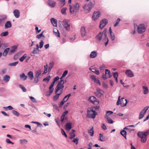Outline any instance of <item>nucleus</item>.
<instances>
[{
    "label": "nucleus",
    "mask_w": 149,
    "mask_h": 149,
    "mask_svg": "<svg viewBox=\"0 0 149 149\" xmlns=\"http://www.w3.org/2000/svg\"><path fill=\"white\" fill-rule=\"evenodd\" d=\"M95 38L98 41H102L106 46L108 43L109 40L107 36L106 29H104L102 32H100L96 36Z\"/></svg>",
    "instance_id": "nucleus-1"
},
{
    "label": "nucleus",
    "mask_w": 149,
    "mask_h": 149,
    "mask_svg": "<svg viewBox=\"0 0 149 149\" xmlns=\"http://www.w3.org/2000/svg\"><path fill=\"white\" fill-rule=\"evenodd\" d=\"M149 134V130L143 132H139L138 133V137L141 138V141L142 143H145L147 140V136Z\"/></svg>",
    "instance_id": "nucleus-2"
},
{
    "label": "nucleus",
    "mask_w": 149,
    "mask_h": 149,
    "mask_svg": "<svg viewBox=\"0 0 149 149\" xmlns=\"http://www.w3.org/2000/svg\"><path fill=\"white\" fill-rule=\"evenodd\" d=\"M70 10L71 14L76 13L79 10V4L77 3L71 5H70Z\"/></svg>",
    "instance_id": "nucleus-3"
},
{
    "label": "nucleus",
    "mask_w": 149,
    "mask_h": 149,
    "mask_svg": "<svg viewBox=\"0 0 149 149\" xmlns=\"http://www.w3.org/2000/svg\"><path fill=\"white\" fill-rule=\"evenodd\" d=\"M94 4V1L91 2L86 4L83 7L84 11L86 13H88L92 8Z\"/></svg>",
    "instance_id": "nucleus-4"
},
{
    "label": "nucleus",
    "mask_w": 149,
    "mask_h": 149,
    "mask_svg": "<svg viewBox=\"0 0 149 149\" xmlns=\"http://www.w3.org/2000/svg\"><path fill=\"white\" fill-rule=\"evenodd\" d=\"M87 112V116L89 118L94 119L97 114V113L95 111H93V109L90 108H88Z\"/></svg>",
    "instance_id": "nucleus-5"
},
{
    "label": "nucleus",
    "mask_w": 149,
    "mask_h": 149,
    "mask_svg": "<svg viewBox=\"0 0 149 149\" xmlns=\"http://www.w3.org/2000/svg\"><path fill=\"white\" fill-rule=\"evenodd\" d=\"M54 65V63L53 62H50L48 65L47 64V63L46 65L44 66L45 70L42 73V74H45L47 72H48L49 74Z\"/></svg>",
    "instance_id": "nucleus-6"
},
{
    "label": "nucleus",
    "mask_w": 149,
    "mask_h": 149,
    "mask_svg": "<svg viewBox=\"0 0 149 149\" xmlns=\"http://www.w3.org/2000/svg\"><path fill=\"white\" fill-rule=\"evenodd\" d=\"M69 20L65 19L63 21V26L67 31H69L70 30V25L69 23Z\"/></svg>",
    "instance_id": "nucleus-7"
},
{
    "label": "nucleus",
    "mask_w": 149,
    "mask_h": 149,
    "mask_svg": "<svg viewBox=\"0 0 149 149\" xmlns=\"http://www.w3.org/2000/svg\"><path fill=\"white\" fill-rule=\"evenodd\" d=\"M146 31V28L143 24H140L138 26V32L139 33H142Z\"/></svg>",
    "instance_id": "nucleus-8"
},
{
    "label": "nucleus",
    "mask_w": 149,
    "mask_h": 149,
    "mask_svg": "<svg viewBox=\"0 0 149 149\" xmlns=\"http://www.w3.org/2000/svg\"><path fill=\"white\" fill-rule=\"evenodd\" d=\"M101 13L99 11H94L92 17L93 19L95 21L100 16Z\"/></svg>",
    "instance_id": "nucleus-9"
},
{
    "label": "nucleus",
    "mask_w": 149,
    "mask_h": 149,
    "mask_svg": "<svg viewBox=\"0 0 149 149\" xmlns=\"http://www.w3.org/2000/svg\"><path fill=\"white\" fill-rule=\"evenodd\" d=\"M108 20L107 19H104L101 20L100 23L99 27L100 29H102L107 23Z\"/></svg>",
    "instance_id": "nucleus-10"
},
{
    "label": "nucleus",
    "mask_w": 149,
    "mask_h": 149,
    "mask_svg": "<svg viewBox=\"0 0 149 149\" xmlns=\"http://www.w3.org/2000/svg\"><path fill=\"white\" fill-rule=\"evenodd\" d=\"M88 100L94 104H98L99 102L97 100L96 98L94 96L90 97L88 98Z\"/></svg>",
    "instance_id": "nucleus-11"
},
{
    "label": "nucleus",
    "mask_w": 149,
    "mask_h": 149,
    "mask_svg": "<svg viewBox=\"0 0 149 149\" xmlns=\"http://www.w3.org/2000/svg\"><path fill=\"white\" fill-rule=\"evenodd\" d=\"M103 92L104 91L98 88L97 90V91L95 92V93L97 97H100L103 95Z\"/></svg>",
    "instance_id": "nucleus-12"
},
{
    "label": "nucleus",
    "mask_w": 149,
    "mask_h": 149,
    "mask_svg": "<svg viewBox=\"0 0 149 149\" xmlns=\"http://www.w3.org/2000/svg\"><path fill=\"white\" fill-rule=\"evenodd\" d=\"M90 78L92 80H93L94 82L96 84H98L99 85H101V84L99 79L96 78V76L95 75H91Z\"/></svg>",
    "instance_id": "nucleus-13"
},
{
    "label": "nucleus",
    "mask_w": 149,
    "mask_h": 149,
    "mask_svg": "<svg viewBox=\"0 0 149 149\" xmlns=\"http://www.w3.org/2000/svg\"><path fill=\"white\" fill-rule=\"evenodd\" d=\"M80 33L82 37H84L86 36L87 32L86 31L85 27L84 26L81 27L80 30Z\"/></svg>",
    "instance_id": "nucleus-14"
},
{
    "label": "nucleus",
    "mask_w": 149,
    "mask_h": 149,
    "mask_svg": "<svg viewBox=\"0 0 149 149\" xmlns=\"http://www.w3.org/2000/svg\"><path fill=\"white\" fill-rule=\"evenodd\" d=\"M47 3L49 6L52 8L55 7L56 5V2L52 0H48Z\"/></svg>",
    "instance_id": "nucleus-15"
},
{
    "label": "nucleus",
    "mask_w": 149,
    "mask_h": 149,
    "mask_svg": "<svg viewBox=\"0 0 149 149\" xmlns=\"http://www.w3.org/2000/svg\"><path fill=\"white\" fill-rule=\"evenodd\" d=\"M14 16L16 18H18L20 16V12L18 9L14 10L13 12Z\"/></svg>",
    "instance_id": "nucleus-16"
},
{
    "label": "nucleus",
    "mask_w": 149,
    "mask_h": 149,
    "mask_svg": "<svg viewBox=\"0 0 149 149\" xmlns=\"http://www.w3.org/2000/svg\"><path fill=\"white\" fill-rule=\"evenodd\" d=\"M97 55V52L96 51H93L91 52L90 55L91 58H94Z\"/></svg>",
    "instance_id": "nucleus-17"
},
{
    "label": "nucleus",
    "mask_w": 149,
    "mask_h": 149,
    "mask_svg": "<svg viewBox=\"0 0 149 149\" xmlns=\"http://www.w3.org/2000/svg\"><path fill=\"white\" fill-rule=\"evenodd\" d=\"M64 84V81L63 80H61L58 83L57 85V87H60L61 88V89L63 88L64 87L63 84Z\"/></svg>",
    "instance_id": "nucleus-18"
},
{
    "label": "nucleus",
    "mask_w": 149,
    "mask_h": 149,
    "mask_svg": "<svg viewBox=\"0 0 149 149\" xmlns=\"http://www.w3.org/2000/svg\"><path fill=\"white\" fill-rule=\"evenodd\" d=\"M65 129L67 130H70L72 128V124L71 123H67L65 125Z\"/></svg>",
    "instance_id": "nucleus-19"
},
{
    "label": "nucleus",
    "mask_w": 149,
    "mask_h": 149,
    "mask_svg": "<svg viewBox=\"0 0 149 149\" xmlns=\"http://www.w3.org/2000/svg\"><path fill=\"white\" fill-rule=\"evenodd\" d=\"M142 87L144 94L145 95L147 94L149 92L148 88L147 86H143Z\"/></svg>",
    "instance_id": "nucleus-20"
},
{
    "label": "nucleus",
    "mask_w": 149,
    "mask_h": 149,
    "mask_svg": "<svg viewBox=\"0 0 149 149\" xmlns=\"http://www.w3.org/2000/svg\"><path fill=\"white\" fill-rule=\"evenodd\" d=\"M75 131L74 130H72V132L70 133V136L69 138L70 139H72L75 136L74 132Z\"/></svg>",
    "instance_id": "nucleus-21"
},
{
    "label": "nucleus",
    "mask_w": 149,
    "mask_h": 149,
    "mask_svg": "<svg viewBox=\"0 0 149 149\" xmlns=\"http://www.w3.org/2000/svg\"><path fill=\"white\" fill-rule=\"evenodd\" d=\"M7 16L5 15H0V24H1L3 21L6 19Z\"/></svg>",
    "instance_id": "nucleus-22"
},
{
    "label": "nucleus",
    "mask_w": 149,
    "mask_h": 149,
    "mask_svg": "<svg viewBox=\"0 0 149 149\" xmlns=\"http://www.w3.org/2000/svg\"><path fill=\"white\" fill-rule=\"evenodd\" d=\"M105 118L107 119V122L108 123L112 124L113 123V121L107 115L105 116Z\"/></svg>",
    "instance_id": "nucleus-23"
},
{
    "label": "nucleus",
    "mask_w": 149,
    "mask_h": 149,
    "mask_svg": "<svg viewBox=\"0 0 149 149\" xmlns=\"http://www.w3.org/2000/svg\"><path fill=\"white\" fill-rule=\"evenodd\" d=\"M5 28H8L11 27V24L10 21H7L5 24Z\"/></svg>",
    "instance_id": "nucleus-24"
},
{
    "label": "nucleus",
    "mask_w": 149,
    "mask_h": 149,
    "mask_svg": "<svg viewBox=\"0 0 149 149\" xmlns=\"http://www.w3.org/2000/svg\"><path fill=\"white\" fill-rule=\"evenodd\" d=\"M50 20L51 23L53 24V26H56L57 24L56 20L54 18H52Z\"/></svg>",
    "instance_id": "nucleus-25"
},
{
    "label": "nucleus",
    "mask_w": 149,
    "mask_h": 149,
    "mask_svg": "<svg viewBox=\"0 0 149 149\" xmlns=\"http://www.w3.org/2000/svg\"><path fill=\"white\" fill-rule=\"evenodd\" d=\"M53 32L55 35L57 37H60V33L57 29L55 28L54 29Z\"/></svg>",
    "instance_id": "nucleus-26"
},
{
    "label": "nucleus",
    "mask_w": 149,
    "mask_h": 149,
    "mask_svg": "<svg viewBox=\"0 0 149 149\" xmlns=\"http://www.w3.org/2000/svg\"><path fill=\"white\" fill-rule=\"evenodd\" d=\"M59 1L60 3H59V6L60 7H63L65 4V0H61Z\"/></svg>",
    "instance_id": "nucleus-27"
},
{
    "label": "nucleus",
    "mask_w": 149,
    "mask_h": 149,
    "mask_svg": "<svg viewBox=\"0 0 149 149\" xmlns=\"http://www.w3.org/2000/svg\"><path fill=\"white\" fill-rule=\"evenodd\" d=\"M121 134L124 136L125 139H126V135L127 132L124 130H121L120 132Z\"/></svg>",
    "instance_id": "nucleus-28"
},
{
    "label": "nucleus",
    "mask_w": 149,
    "mask_h": 149,
    "mask_svg": "<svg viewBox=\"0 0 149 149\" xmlns=\"http://www.w3.org/2000/svg\"><path fill=\"white\" fill-rule=\"evenodd\" d=\"M10 77L8 75H5L3 77V79L6 82H8L10 80Z\"/></svg>",
    "instance_id": "nucleus-29"
},
{
    "label": "nucleus",
    "mask_w": 149,
    "mask_h": 149,
    "mask_svg": "<svg viewBox=\"0 0 149 149\" xmlns=\"http://www.w3.org/2000/svg\"><path fill=\"white\" fill-rule=\"evenodd\" d=\"M17 49V46L16 45H14L12 47L11 49L10 50V53H13L16 51Z\"/></svg>",
    "instance_id": "nucleus-30"
},
{
    "label": "nucleus",
    "mask_w": 149,
    "mask_h": 149,
    "mask_svg": "<svg viewBox=\"0 0 149 149\" xmlns=\"http://www.w3.org/2000/svg\"><path fill=\"white\" fill-rule=\"evenodd\" d=\"M143 110H141V111L140 112L139 117V119H141L144 117V116L145 113H144V112H143Z\"/></svg>",
    "instance_id": "nucleus-31"
},
{
    "label": "nucleus",
    "mask_w": 149,
    "mask_h": 149,
    "mask_svg": "<svg viewBox=\"0 0 149 149\" xmlns=\"http://www.w3.org/2000/svg\"><path fill=\"white\" fill-rule=\"evenodd\" d=\"M10 50V49L9 48H6V49H5V50L4 51V52H3V55L4 56H6L8 53L9 52Z\"/></svg>",
    "instance_id": "nucleus-32"
},
{
    "label": "nucleus",
    "mask_w": 149,
    "mask_h": 149,
    "mask_svg": "<svg viewBox=\"0 0 149 149\" xmlns=\"http://www.w3.org/2000/svg\"><path fill=\"white\" fill-rule=\"evenodd\" d=\"M67 9V8L66 7H64L62 8L61 10V13L63 15H66V10Z\"/></svg>",
    "instance_id": "nucleus-33"
},
{
    "label": "nucleus",
    "mask_w": 149,
    "mask_h": 149,
    "mask_svg": "<svg viewBox=\"0 0 149 149\" xmlns=\"http://www.w3.org/2000/svg\"><path fill=\"white\" fill-rule=\"evenodd\" d=\"M53 87L50 86L49 87V93L47 94V95L49 96L53 92Z\"/></svg>",
    "instance_id": "nucleus-34"
},
{
    "label": "nucleus",
    "mask_w": 149,
    "mask_h": 149,
    "mask_svg": "<svg viewBox=\"0 0 149 149\" xmlns=\"http://www.w3.org/2000/svg\"><path fill=\"white\" fill-rule=\"evenodd\" d=\"M126 74H133L132 72L130 70H127L125 72Z\"/></svg>",
    "instance_id": "nucleus-35"
},
{
    "label": "nucleus",
    "mask_w": 149,
    "mask_h": 149,
    "mask_svg": "<svg viewBox=\"0 0 149 149\" xmlns=\"http://www.w3.org/2000/svg\"><path fill=\"white\" fill-rule=\"evenodd\" d=\"M19 86L20 88H21L22 89L23 92H26V89L23 85L21 84H19Z\"/></svg>",
    "instance_id": "nucleus-36"
},
{
    "label": "nucleus",
    "mask_w": 149,
    "mask_h": 149,
    "mask_svg": "<svg viewBox=\"0 0 149 149\" xmlns=\"http://www.w3.org/2000/svg\"><path fill=\"white\" fill-rule=\"evenodd\" d=\"M20 143L22 144H26L28 142V141L25 139H20L19 140Z\"/></svg>",
    "instance_id": "nucleus-37"
},
{
    "label": "nucleus",
    "mask_w": 149,
    "mask_h": 149,
    "mask_svg": "<svg viewBox=\"0 0 149 149\" xmlns=\"http://www.w3.org/2000/svg\"><path fill=\"white\" fill-rule=\"evenodd\" d=\"M20 78L21 80H24L27 78V77L26 75H20Z\"/></svg>",
    "instance_id": "nucleus-38"
},
{
    "label": "nucleus",
    "mask_w": 149,
    "mask_h": 149,
    "mask_svg": "<svg viewBox=\"0 0 149 149\" xmlns=\"http://www.w3.org/2000/svg\"><path fill=\"white\" fill-rule=\"evenodd\" d=\"M26 57V54H25L22 56L20 58H19V60L20 62H22Z\"/></svg>",
    "instance_id": "nucleus-39"
},
{
    "label": "nucleus",
    "mask_w": 149,
    "mask_h": 149,
    "mask_svg": "<svg viewBox=\"0 0 149 149\" xmlns=\"http://www.w3.org/2000/svg\"><path fill=\"white\" fill-rule=\"evenodd\" d=\"M12 113L15 115L16 116L18 117L19 116L20 114L19 113L15 110H13Z\"/></svg>",
    "instance_id": "nucleus-40"
},
{
    "label": "nucleus",
    "mask_w": 149,
    "mask_h": 149,
    "mask_svg": "<svg viewBox=\"0 0 149 149\" xmlns=\"http://www.w3.org/2000/svg\"><path fill=\"white\" fill-rule=\"evenodd\" d=\"M8 31H5L2 33L1 34V36H6L8 35Z\"/></svg>",
    "instance_id": "nucleus-41"
},
{
    "label": "nucleus",
    "mask_w": 149,
    "mask_h": 149,
    "mask_svg": "<svg viewBox=\"0 0 149 149\" xmlns=\"http://www.w3.org/2000/svg\"><path fill=\"white\" fill-rule=\"evenodd\" d=\"M88 133L90 134V136H93L94 134L93 130V128H92L88 131Z\"/></svg>",
    "instance_id": "nucleus-42"
},
{
    "label": "nucleus",
    "mask_w": 149,
    "mask_h": 149,
    "mask_svg": "<svg viewBox=\"0 0 149 149\" xmlns=\"http://www.w3.org/2000/svg\"><path fill=\"white\" fill-rule=\"evenodd\" d=\"M42 71H43L41 69H40L38 70H36L35 72L36 74V75L41 74Z\"/></svg>",
    "instance_id": "nucleus-43"
},
{
    "label": "nucleus",
    "mask_w": 149,
    "mask_h": 149,
    "mask_svg": "<svg viewBox=\"0 0 149 149\" xmlns=\"http://www.w3.org/2000/svg\"><path fill=\"white\" fill-rule=\"evenodd\" d=\"M18 61L15 62L10 63L8 64V65L10 66H16L18 64Z\"/></svg>",
    "instance_id": "nucleus-44"
},
{
    "label": "nucleus",
    "mask_w": 149,
    "mask_h": 149,
    "mask_svg": "<svg viewBox=\"0 0 149 149\" xmlns=\"http://www.w3.org/2000/svg\"><path fill=\"white\" fill-rule=\"evenodd\" d=\"M106 67L104 64H102L100 67V69L101 71H104Z\"/></svg>",
    "instance_id": "nucleus-45"
},
{
    "label": "nucleus",
    "mask_w": 149,
    "mask_h": 149,
    "mask_svg": "<svg viewBox=\"0 0 149 149\" xmlns=\"http://www.w3.org/2000/svg\"><path fill=\"white\" fill-rule=\"evenodd\" d=\"M50 77H51L50 76V75H49V76H47L46 78L44 79H43V81H47L48 82L49 80Z\"/></svg>",
    "instance_id": "nucleus-46"
},
{
    "label": "nucleus",
    "mask_w": 149,
    "mask_h": 149,
    "mask_svg": "<svg viewBox=\"0 0 149 149\" xmlns=\"http://www.w3.org/2000/svg\"><path fill=\"white\" fill-rule=\"evenodd\" d=\"M100 107L99 106H96L95 107H92L90 108L91 109H93V111L97 110L99 109Z\"/></svg>",
    "instance_id": "nucleus-47"
},
{
    "label": "nucleus",
    "mask_w": 149,
    "mask_h": 149,
    "mask_svg": "<svg viewBox=\"0 0 149 149\" xmlns=\"http://www.w3.org/2000/svg\"><path fill=\"white\" fill-rule=\"evenodd\" d=\"M103 135L101 134H99V140L101 141H104L105 140L103 138Z\"/></svg>",
    "instance_id": "nucleus-48"
},
{
    "label": "nucleus",
    "mask_w": 149,
    "mask_h": 149,
    "mask_svg": "<svg viewBox=\"0 0 149 149\" xmlns=\"http://www.w3.org/2000/svg\"><path fill=\"white\" fill-rule=\"evenodd\" d=\"M61 130L62 135L64 136L65 137H67V136L64 130L63 129H61Z\"/></svg>",
    "instance_id": "nucleus-49"
},
{
    "label": "nucleus",
    "mask_w": 149,
    "mask_h": 149,
    "mask_svg": "<svg viewBox=\"0 0 149 149\" xmlns=\"http://www.w3.org/2000/svg\"><path fill=\"white\" fill-rule=\"evenodd\" d=\"M79 139L78 138H74L72 141V142L75 143L76 145H77L78 143Z\"/></svg>",
    "instance_id": "nucleus-50"
},
{
    "label": "nucleus",
    "mask_w": 149,
    "mask_h": 149,
    "mask_svg": "<svg viewBox=\"0 0 149 149\" xmlns=\"http://www.w3.org/2000/svg\"><path fill=\"white\" fill-rule=\"evenodd\" d=\"M71 95L70 93L67 95H66L65 96V97L63 98V100H65L66 99H67V100L70 97Z\"/></svg>",
    "instance_id": "nucleus-51"
},
{
    "label": "nucleus",
    "mask_w": 149,
    "mask_h": 149,
    "mask_svg": "<svg viewBox=\"0 0 149 149\" xmlns=\"http://www.w3.org/2000/svg\"><path fill=\"white\" fill-rule=\"evenodd\" d=\"M43 32L41 33L40 34L36 36V38L38 39H40L42 37L44 36V35H43Z\"/></svg>",
    "instance_id": "nucleus-52"
},
{
    "label": "nucleus",
    "mask_w": 149,
    "mask_h": 149,
    "mask_svg": "<svg viewBox=\"0 0 149 149\" xmlns=\"http://www.w3.org/2000/svg\"><path fill=\"white\" fill-rule=\"evenodd\" d=\"M29 97L32 102L34 103H36V99L34 97L32 96H30Z\"/></svg>",
    "instance_id": "nucleus-53"
},
{
    "label": "nucleus",
    "mask_w": 149,
    "mask_h": 149,
    "mask_svg": "<svg viewBox=\"0 0 149 149\" xmlns=\"http://www.w3.org/2000/svg\"><path fill=\"white\" fill-rule=\"evenodd\" d=\"M120 18H118L116 21V22L115 24L114 25V26L115 27L117 25L119 24L120 21Z\"/></svg>",
    "instance_id": "nucleus-54"
},
{
    "label": "nucleus",
    "mask_w": 149,
    "mask_h": 149,
    "mask_svg": "<svg viewBox=\"0 0 149 149\" xmlns=\"http://www.w3.org/2000/svg\"><path fill=\"white\" fill-rule=\"evenodd\" d=\"M67 101V99L65 100H63V99L61 102V103L59 104V106L60 107L62 106L64 103L66 102Z\"/></svg>",
    "instance_id": "nucleus-55"
},
{
    "label": "nucleus",
    "mask_w": 149,
    "mask_h": 149,
    "mask_svg": "<svg viewBox=\"0 0 149 149\" xmlns=\"http://www.w3.org/2000/svg\"><path fill=\"white\" fill-rule=\"evenodd\" d=\"M3 108L6 109V110H7V109L9 110H11L13 109V107L11 106H9L6 107H4Z\"/></svg>",
    "instance_id": "nucleus-56"
},
{
    "label": "nucleus",
    "mask_w": 149,
    "mask_h": 149,
    "mask_svg": "<svg viewBox=\"0 0 149 149\" xmlns=\"http://www.w3.org/2000/svg\"><path fill=\"white\" fill-rule=\"evenodd\" d=\"M111 37L112 41H114L115 40V35L113 33L110 34Z\"/></svg>",
    "instance_id": "nucleus-57"
},
{
    "label": "nucleus",
    "mask_w": 149,
    "mask_h": 149,
    "mask_svg": "<svg viewBox=\"0 0 149 149\" xmlns=\"http://www.w3.org/2000/svg\"><path fill=\"white\" fill-rule=\"evenodd\" d=\"M148 108H149V106H148L145 107L144 109L142 110H143L144 111L143 112H144V113H146Z\"/></svg>",
    "instance_id": "nucleus-58"
},
{
    "label": "nucleus",
    "mask_w": 149,
    "mask_h": 149,
    "mask_svg": "<svg viewBox=\"0 0 149 149\" xmlns=\"http://www.w3.org/2000/svg\"><path fill=\"white\" fill-rule=\"evenodd\" d=\"M37 49L36 48H34L32 52V53L33 54H34L36 53H38Z\"/></svg>",
    "instance_id": "nucleus-59"
},
{
    "label": "nucleus",
    "mask_w": 149,
    "mask_h": 149,
    "mask_svg": "<svg viewBox=\"0 0 149 149\" xmlns=\"http://www.w3.org/2000/svg\"><path fill=\"white\" fill-rule=\"evenodd\" d=\"M44 44V42L42 40H41L40 42V48H41L43 46Z\"/></svg>",
    "instance_id": "nucleus-60"
},
{
    "label": "nucleus",
    "mask_w": 149,
    "mask_h": 149,
    "mask_svg": "<svg viewBox=\"0 0 149 149\" xmlns=\"http://www.w3.org/2000/svg\"><path fill=\"white\" fill-rule=\"evenodd\" d=\"M35 78L34 79V81L36 82V83H37L38 82V77L39 75H36Z\"/></svg>",
    "instance_id": "nucleus-61"
},
{
    "label": "nucleus",
    "mask_w": 149,
    "mask_h": 149,
    "mask_svg": "<svg viewBox=\"0 0 149 149\" xmlns=\"http://www.w3.org/2000/svg\"><path fill=\"white\" fill-rule=\"evenodd\" d=\"M6 141L8 143L12 144H14V143L11 142L9 139H6Z\"/></svg>",
    "instance_id": "nucleus-62"
},
{
    "label": "nucleus",
    "mask_w": 149,
    "mask_h": 149,
    "mask_svg": "<svg viewBox=\"0 0 149 149\" xmlns=\"http://www.w3.org/2000/svg\"><path fill=\"white\" fill-rule=\"evenodd\" d=\"M113 112L110 111H108L107 112V114L108 115L107 116H109L111 114L113 113Z\"/></svg>",
    "instance_id": "nucleus-63"
},
{
    "label": "nucleus",
    "mask_w": 149,
    "mask_h": 149,
    "mask_svg": "<svg viewBox=\"0 0 149 149\" xmlns=\"http://www.w3.org/2000/svg\"><path fill=\"white\" fill-rule=\"evenodd\" d=\"M68 111H65L64 112L61 116H63V117H65L66 115L68 113Z\"/></svg>",
    "instance_id": "nucleus-64"
}]
</instances>
